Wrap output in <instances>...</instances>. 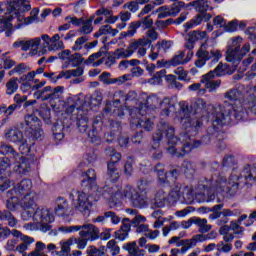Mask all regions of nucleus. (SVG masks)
Masks as SVG:
<instances>
[{"label":"nucleus","instance_id":"obj_1","mask_svg":"<svg viewBox=\"0 0 256 256\" xmlns=\"http://www.w3.org/2000/svg\"><path fill=\"white\" fill-rule=\"evenodd\" d=\"M82 177H85L81 185L82 187H88L93 192H85V190H72L69 193V199L72 203V207L79 213H85L93 207V203L99 201V197H104V199H109L113 203L117 201H123V199H128L131 201L137 190L131 185H126L123 188L119 187L115 183H110L104 187L97 186V174L95 170L88 169L87 172H82ZM96 193V195H93Z\"/></svg>","mask_w":256,"mask_h":256},{"label":"nucleus","instance_id":"obj_2","mask_svg":"<svg viewBox=\"0 0 256 256\" xmlns=\"http://www.w3.org/2000/svg\"><path fill=\"white\" fill-rule=\"evenodd\" d=\"M256 185V166L247 165L241 173L233 170L229 177L223 174L213 173L202 180L195 191L197 199H202L207 203L213 202L215 193H225L228 197L237 195L239 187H251Z\"/></svg>","mask_w":256,"mask_h":256},{"label":"nucleus","instance_id":"obj_3","mask_svg":"<svg viewBox=\"0 0 256 256\" xmlns=\"http://www.w3.org/2000/svg\"><path fill=\"white\" fill-rule=\"evenodd\" d=\"M228 101H235L234 105L229 102H224V105H215L212 112V125L214 131H217V127H223L227 123H231L232 117L236 121H245L249 117V111L256 115V96L250 94L242 102L243 94L237 89L229 90L225 94ZM249 109V111H247Z\"/></svg>","mask_w":256,"mask_h":256},{"label":"nucleus","instance_id":"obj_4","mask_svg":"<svg viewBox=\"0 0 256 256\" xmlns=\"http://www.w3.org/2000/svg\"><path fill=\"white\" fill-rule=\"evenodd\" d=\"M197 135H191V133H185L182 135V142L175 136V128L170 126L165 121H160L157 126L156 133L153 135V149H157L159 147V142L163 141V138L167 139V153L172 155L173 157H184L186 153H190L192 149H197L201 147V145H209L213 139H215V134L205 135L201 138V140H195L192 137H196Z\"/></svg>","mask_w":256,"mask_h":256},{"label":"nucleus","instance_id":"obj_5","mask_svg":"<svg viewBox=\"0 0 256 256\" xmlns=\"http://www.w3.org/2000/svg\"><path fill=\"white\" fill-rule=\"evenodd\" d=\"M179 107L180 123L184 131L191 133L192 136L199 135V131L203 127L201 117L207 113V102L203 99H197L189 106V103L182 101L179 103Z\"/></svg>","mask_w":256,"mask_h":256},{"label":"nucleus","instance_id":"obj_6","mask_svg":"<svg viewBox=\"0 0 256 256\" xmlns=\"http://www.w3.org/2000/svg\"><path fill=\"white\" fill-rule=\"evenodd\" d=\"M135 103L136 106H129L130 123L132 127H141L145 131H151L153 129V121L145 117V105L137 100V92L130 91L126 94L125 102Z\"/></svg>","mask_w":256,"mask_h":256},{"label":"nucleus","instance_id":"obj_7","mask_svg":"<svg viewBox=\"0 0 256 256\" xmlns=\"http://www.w3.org/2000/svg\"><path fill=\"white\" fill-rule=\"evenodd\" d=\"M68 107L66 109L67 113H75L77 127L80 133L87 132L89 127V118L87 117V110H85V104L81 100L80 95L70 96L67 99Z\"/></svg>","mask_w":256,"mask_h":256},{"label":"nucleus","instance_id":"obj_8","mask_svg":"<svg viewBox=\"0 0 256 256\" xmlns=\"http://www.w3.org/2000/svg\"><path fill=\"white\" fill-rule=\"evenodd\" d=\"M4 137L6 141H9L10 143H19L18 149L21 155L29 157L31 147L35 145V141H33V137L29 136L28 132L23 134V132L17 127L8 128L4 132Z\"/></svg>","mask_w":256,"mask_h":256},{"label":"nucleus","instance_id":"obj_9","mask_svg":"<svg viewBox=\"0 0 256 256\" xmlns=\"http://www.w3.org/2000/svg\"><path fill=\"white\" fill-rule=\"evenodd\" d=\"M61 39L59 34H55L52 38L48 34H43L41 37H35L32 39L22 38L18 39L13 43L14 49H21V51H29V49H33V51H37L39 47L45 48L50 47L54 43H57Z\"/></svg>","mask_w":256,"mask_h":256},{"label":"nucleus","instance_id":"obj_10","mask_svg":"<svg viewBox=\"0 0 256 256\" xmlns=\"http://www.w3.org/2000/svg\"><path fill=\"white\" fill-rule=\"evenodd\" d=\"M31 187H33V182L29 179H24L14 185L12 189L8 190L6 193V197L8 198L6 208L9 209V211H17L19 209V197H23V195H27V193H33Z\"/></svg>","mask_w":256,"mask_h":256},{"label":"nucleus","instance_id":"obj_11","mask_svg":"<svg viewBox=\"0 0 256 256\" xmlns=\"http://www.w3.org/2000/svg\"><path fill=\"white\" fill-rule=\"evenodd\" d=\"M242 42L243 38L241 37L232 39L231 44L226 51V61L228 63H232L234 67H237V65H239V61H241L243 59V56L246 53H249L251 49L248 44H245L241 49Z\"/></svg>","mask_w":256,"mask_h":256},{"label":"nucleus","instance_id":"obj_12","mask_svg":"<svg viewBox=\"0 0 256 256\" xmlns=\"http://www.w3.org/2000/svg\"><path fill=\"white\" fill-rule=\"evenodd\" d=\"M33 221H35L39 225V231L42 233H47V231H51L53 226L51 223L55 221V217L53 213L49 211L47 208L38 207L31 211Z\"/></svg>","mask_w":256,"mask_h":256},{"label":"nucleus","instance_id":"obj_13","mask_svg":"<svg viewBox=\"0 0 256 256\" xmlns=\"http://www.w3.org/2000/svg\"><path fill=\"white\" fill-rule=\"evenodd\" d=\"M37 197V194L35 192H29L27 194H24V196L19 199L18 197V209L21 207L24 209V211L21 214V217L23 221H29L31 217H33V212L35 211L37 207V203H35V198Z\"/></svg>","mask_w":256,"mask_h":256},{"label":"nucleus","instance_id":"obj_14","mask_svg":"<svg viewBox=\"0 0 256 256\" xmlns=\"http://www.w3.org/2000/svg\"><path fill=\"white\" fill-rule=\"evenodd\" d=\"M138 191L130 200L132 207H136L137 209H145L149 207V199L147 198V180H140L137 183Z\"/></svg>","mask_w":256,"mask_h":256},{"label":"nucleus","instance_id":"obj_15","mask_svg":"<svg viewBox=\"0 0 256 256\" xmlns=\"http://www.w3.org/2000/svg\"><path fill=\"white\" fill-rule=\"evenodd\" d=\"M196 57H198V59L195 61V67L202 69V67H205L207 61H211V65L219 63L223 54H221V50H211L210 52H203V50H201L197 51Z\"/></svg>","mask_w":256,"mask_h":256},{"label":"nucleus","instance_id":"obj_16","mask_svg":"<svg viewBox=\"0 0 256 256\" xmlns=\"http://www.w3.org/2000/svg\"><path fill=\"white\" fill-rule=\"evenodd\" d=\"M25 125L30 129L29 136L32 137V141L35 139H41L43 137V129H41V120L33 114H28L24 117Z\"/></svg>","mask_w":256,"mask_h":256},{"label":"nucleus","instance_id":"obj_17","mask_svg":"<svg viewBox=\"0 0 256 256\" xmlns=\"http://www.w3.org/2000/svg\"><path fill=\"white\" fill-rule=\"evenodd\" d=\"M142 27V29H151L153 27V20L146 16L144 19L138 22H132L126 32H121L120 39H125V37H133L137 33V29Z\"/></svg>","mask_w":256,"mask_h":256},{"label":"nucleus","instance_id":"obj_18","mask_svg":"<svg viewBox=\"0 0 256 256\" xmlns=\"http://www.w3.org/2000/svg\"><path fill=\"white\" fill-rule=\"evenodd\" d=\"M160 109L162 110V117H170V115H175V113H177V99L164 98L160 104Z\"/></svg>","mask_w":256,"mask_h":256},{"label":"nucleus","instance_id":"obj_19","mask_svg":"<svg viewBox=\"0 0 256 256\" xmlns=\"http://www.w3.org/2000/svg\"><path fill=\"white\" fill-rule=\"evenodd\" d=\"M131 45L134 46L133 54L136 53L137 58L142 59V57L147 55V48L145 47H151V41L148 38L142 37L132 41Z\"/></svg>","mask_w":256,"mask_h":256},{"label":"nucleus","instance_id":"obj_20","mask_svg":"<svg viewBox=\"0 0 256 256\" xmlns=\"http://www.w3.org/2000/svg\"><path fill=\"white\" fill-rule=\"evenodd\" d=\"M13 162L16 173H19L20 175H27V173L31 171V165L33 162L29 157H24L22 154H19V159H14Z\"/></svg>","mask_w":256,"mask_h":256},{"label":"nucleus","instance_id":"obj_21","mask_svg":"<svg viewBox=\"0 0 256 256\" xmlns=\"http://www.w3.org/2000/svg\"><path fill=\"white\" fill-rule=\"evenodd\" d=\"M79 227L80 237H84L85 239H88V241H97V239H99V228L95 227V225L86 224Z\"/></svg>","mask_w":256,"mask_h":256},{"label":"nucleus","instance_id":"obj_22","mask_svg":"<svg viewBox=\"0 0 256 256\" xmlns=\"http://www.w3.org/2000/svg\"><path fill=\"white\" fill-rule=\"evenodd\" d=\"M215 77H217L215 75V72H208L207 74L203 75L200 83H202L204 85V89H208L210 92L211 91H215V89H217V87L221 86V80L217 79L215 80Z\"/></svg>","mask_w":256,"mask_h":256},{"label":"nucleus","instance_id":"obj_23","mask_svg":"<svg viewBox=\"0 0 256 256\" xmlns=\"http://www.w3.org/2000/svg\"><path fill=\"white\" fill-rule=\"evenodd\" d=\"M54 211L58 217H65L69 215L71 213L69 202H67V200L63 197H58L56 199V207Z\"/></svg>","mask_w":256,"mask_h":256},{"label":"nucleus","instance_id":"obj_24","mask_svg":"<svg viewBox=\"0 0 256 256\" xmlns=\"http://www.w3.org/2000/svg\"><path fill=\"white\" fill-rule=\"evenodd\" d=\"M126 94L125 92L119 90L114 93V101H113V115L114 117H123L125 113L121 108H118L117 105L121 104L122 102H125Z\"/></svg>","mask_w":256,"mask_h":256},{"label":"nucleus","instance_id":"obj_25","mask_svg":"<svg viewBox=\"0 0 256 256\" xmlns=\"http://www.w3.org/2000/svg\"><path fill=\"white\" fill-rule=\"evenodd\" d=\"M189 193V188L187 186L175 185L168 194V199L172 201H177L181 197H185Z\"/></svg>","mask_w":256,"mask_h":256},{"label":"nucleus","instance_id":"obj_26","mask_svg":"<svg viewBox=\"0 0 256 256\" xmlns=\"http://www.w3.org/2000/svg\"><path fill=\"white\" fill-rule=\"evenodd\" d=\"M0 155H9L12 161H14V159L19 160V152H17L11 144L5 142L0 143Z\"/></svg>","mask_w":256,"mask_h":256},{"label":"nucleus","instance_id":"obj_27","mask_svg":"<svg viewBox=\"0 0 256 256\" xmlns=\"http://www.w3.org/2000/svg\"><path fill=\"white\" fill-rule=\"evenodd\" d=\"M189 5L191 7H194L195 11H198V13H206V11H211V2L208 0H195L193 2H190Z\"/></svg>","mask_w":256,"mask_h":256},{"label":"nucleus","instance_id":"obj_28","mask_svg":"<svg viewBox=\"0 0 256 256\" xmlns=\"http://www.w3.org/2000/svg\"><path fill=\"white\" fill-rule=\"evenodd\" d=\"M191 57H193V53L187 55L185 59V52L179 51L171 60V63L174 67H177V65H185L191 61Z\"/></svg>","mask_w":256,"mask_h":256},{"label":"nucleus","instance_id":"obj_29","mask_svg":"<svg viewBox=\"0 0 256 256\" xmlns=\"http://www.w3.org/2000/svg\"><path fill=\"white\" fill-rule=\"evenodd\" d=\"M135 49L134 45L129 44L128 48H118L114 51V57L116 59H129L133 57V50Z\"/></svg>","mask_w":256,"mask_h":256},{"label":"nucleus","instance_id":"obj_30","mask_svg":"<svg viewBox=\"0 0 256 256\" xmlns=\"http://www.w3.org/2000/svg\"><path fill=\"white\" fill-rule=\"evenodd\" d=\"M163 100H161L159 97H157V95L152 94L150 96L147 97L146 99V104L145 105V110L147 111L148 109H161V103ZM145 115H147V112L145 113Z\"/></svg>","mask_w":256,"mask_h":256},{"label":"nucleus","instance_id":"obj_31","mask_svg":"<svg viewBox=\"0 0 256 256\" xmlns=\"http://www.w3.org/2000/svg\"><path fill=\"white\" fill-rule=\"evenodd\" d=\"M12 210H3L0 211V221H8V225L9 227H17V224L19 223V221L17 220V218H15V216H13V213H11Z\"/></svg>","mask_w":256,"mask_h":256},{"label":"nucleus","instance_id":"obj_32","mask_svg":"<svg viewBox=\"0 0 256 256\" xmlns=\"http://www.w3.org/2000/svg\"><path fill=\"white\" fill-rule=\"evenodd\" d=\"M32 23H39V8L32 9L30 16L24 18V23L18 24L16 29H21L23 25H32Z\"/></svg>","mask_w":256,"mask_h":256},{"label":"nucleus","instance_id":"obj_33","mask_svg":"<svg viewBox=\"0 0 256 256\" xmlns=\"http://www.w3.org/2000/svg\"><path fill=\"white\" fill-rule=\"evenodd\" d=\"M32 23H39V8L32 9L30 16L24 18V23L18 24L16 29H21L23 25H32Z\"/></svg>","mask_w":256,"mask_h":256},{"label":"nucleus","instance_id":"obj_34","mask_svg":"<svg viewBox=\"0 0 256 256\" xmlns=\"http://www.w3.org/2000/svg\"><path fill=\"white\" fill-rule=\"evenodd\" d=\"M84 72H85V70L83 69V67L77 66L76 69L66 70V71L60 72L59 73V78L71 79V77H81V75H83Z\"/></svg>","mask_w":256,"mask_h":256},{"label":"nucleus","instance_id":"obj_35","mask_svg":"<svg viewBox=\"0 0 256 256\" xmlns=\"http://www.w3.org/2000/svg\"><path fill=\"white\" fill-rule=\"evenodd\" d=\"M81 63H83V56H81L79 53H74L68 57V62L63 64V68L67 69L69 65L72 67H79Z\"/></svg>","mask_w":256,"mask_h":256},{"label":"nucleus","instance_id":"obj_36","mask_svg":"<svg viewBox=\"0 0 256 256\" xmlns=\"http://www.w3.org/2000/svg\"><path fill=\"white\" fill-rule=\"evenodd\" d=\"M194 225L198 227L199 233H209L211 225L207 224V219L194 217Z\"/></svg>","mask_w":256,"mask_h":256},{"label":"nucleus","instance_id":"obj_37","mask_svg":"<svg viewBox=\"0 0 256 256\" xmlns=\"http://www.w3.org/2000/svg\"><path fill=\"white\" fill-rule=\"evenodd\" d=\"M119 33L118 29H113L110 25H104L100 27L98 32L94 34V37H101L102 35H111V37H115Z\"/></svg>","mask_w":256,"mask_h":256},{"label":"nucleus","instance_id":"obj_38","mask_svg":"<svg viewBox=\"0 0 256 256\" xmlns=\"http://www.w3.org/2000/svg\"><path fill=\"white\" fill-rule=\"evenodd\" d=\"M231 71H232V69H231V66H229V64L219 63L217 65V67L213 71H210V72L214 73V75L216 77H223V75H227V74L231 73Z\"/></svg>","mask_w":256,"mask_h":256},{"label":"nucleus","instance_id":"obj_39","mask_svg":"<svg viewBox=\"0 0 256 256\" xmlns=\"http://www.w3.org/2000/svg\"><path fill=\"white\" fill-rule=\"evenodd\" d=\"M107 175L111 183L119 181V170H117V165H115V163H108Z\"/></svg>","mask_w":256,"mask_h":256},{"label":"nucleus","instance_id":"obj_40","mask_svg":"<svg viewBox=\"0 0 256 256\" xmlns=\"http://www.w3.org/2000/svg\"><path fill=\"white\" fill-rule=\"evenodd\" d=\"M78 33H81L82 35H90V33H93V20H82Z\"/></svg>","mask_w":256,"mask_h":256},{"label":"nucleus","instance_id":"obj_41","mask_svg":"<svg viewBox=\"0 0 256 256\" xmlns=\"http://www.w3.org/2000/svg\"><path fill=\"white\" fill-rule=\"evenodd\" d=\"M154 173H156L160 185L167 183V173L165 172L163 164H157L154 168Z\"/></svg>","mask_w":256,"mask_h":256},{"label":"nucleus","instance_id":"obj_42","mask_svg":"<svg viewBox=\"0 0 256 256\" xmlns=\"http://www.w3.org/2000/svg\"><path fill=\"white\" fill-rule=\"evenodd\" d=\"M166 81L168 83L169 89H176L177 91H181L183 89V84L177 81V77L173 74H168L166 76Z\"/></svg>","mask_w":256,"mask_h":256},{"label":"nucleus","instance_id":"obj_43","mask_svg":"<svg viewBox=\"0 0 256 256\" xmlns=\"http://www.w3.org/2000/svg\"><path fill=\"white\" fill-rule=\"evenodd\" d=\"M18 81L19 78L13 77L6 83V95H13V93H17V89H19Z\"/></svg>","mask_w":256,"mask_h":256},{"label":"nucleus","instance_id":"obj_44","mask_svg":"<svg viewBox=\"0 0 256 256\" xmlns=\"http://www.w3.org/2000/svg\"><path fill=\"white\" fill-rule=\"evenodd\" d=\"M71 245H73V239H68L62 243L61 250L56 252L57 256H71Z\"/></svg>","mask_w":256,"mask_h":256},{"label":"nucleus","instance_id":"obj_45","mask_svg":"<svg viewBox=\"0 0 256 256\" xmlns=\"http://www.w3.org/2000/svg\"><path fill=\"white\" fill-rule=\"evenodd\" d=\"M189 41H193L196 43V41H203V39H207V32L206 31H193L188 34Z\"/></svg>","mask_w":256,"mask_h":256},{"label":"nucleus","instance_id":"obj_46","mask_svg":"<svg viewBox=\"0 0 256 256\" xmlns=\"http://www.w3.org/2000/svg\"><path fill=\"white\" fill-rule=\"evenodd\" d=\"M106 249H108L110 255L112 256H117L119 253H121V247L117 245V241L115 239L107 242Z\"/></svg>","mask_w":256,"mask_h":256},{"label":"nucleus","instance_id":"obj_47","mask_svg":"<svg viewBox=\"0 0 256 256\" xmlns=\"http://www.w3.org/2000/svg\"><path fill=\"white\" fill-rule=\"evenodd\" d=\"M50 91L51 86H46L42 89L34 90V99H42V101H47V97H49Z\"/></svg>","mask_w":256,"mask_h":256},{"label":"nucleus","instance_id":"obj_48","mask_svg":"<svg viewBox=\"0 0 256 256\" xmlns=\"http://www.w3.org/2000/svg\"><path fill=\"white\" fill-rule=\"evenodd\" d=\"M163 77H165V79L167 80V70L165 69L156 72L150 80V83H152V85H159L162 83Z\"/></svg>","mask_w":256,"mask_h":256},{"label":"nucleus","instance_id":"obj_49","mask_svg":"<svg viewBox=\"0 0 256 256\" xmlns=\"http://www.w3.org/2000/svg\"><path fill=\"white\" fill-rule=\"evenodd\" d=\"M89 41V37L82 36L76 39L74 45L72 46V51H81L85 49L86 42Z\"/></svg>","mask_w":256,"mask_h":256},{"label":"nucleus","instance_id":"obj_50","mask_svg":"<svg viewBox=\"0 0 256 256\" xmlns=\"http://www.w3.org/2000/svg\"><path fill=\"white\" fill-rule=\"evenodd\" d=\"M7 55H9V52H5L1 54L0 59L2 61V65L4 66V69H11L12 67H15V61Z\"/></svg>","mask_w":256,"mask_h":256},{"label":"nucleus","instance_id":"obj_51","mask_svg":"<svg viewBox=\"0 0 256 256\" xmlns=\"http://www.w3.org/2000/svg\"><path fill=\"white\" fill-rule=\"evenodd\" d=\"M54 139L63 141L65 134L63 133V125L55 124L52 128Z\"/></svg>","mask_w":256,"mask_h":256},{"label":"nucleus","instance_id":"obj_52","mask_svg":"<svg viewBox=\"0 0 256 256\" xmlns=\"http://www.w3.org/2000/svg\"><path fill=\"white\" fill-rule=\"evenodd\" d=\"M216 249L218 253H231V251H233V244L220 241L216 245Z\"/></svg>","mask_w":256,"mask_h":256},{"label":"nucleus","instance_id":"obj_53","mask_svg":"<svg viewBox=\"0 0 256 256\" xmlns=\"http://www.w3.org/2000/svg\"><path fill=\"white\" fill-rule=\"evenodd\" d=\"M203 23V14H198L194 19L187 22L184 27L188 29H193V27H197V25H201Z\"/></svg>","mask_w":256,"mask_h":256},{"label":"nucleus","instance_id":"obj_54","mask_svg":"<svg viewBox=\"0 0 256 256\" xmlns=\"http://www.w3.org/2000/svg\"><path fill=\"white\" fill-rule=\"evenodd\" d=\"M165 201H167V194L163 191L158 192L155 197V207H165Z\"/></svg>","mask_w":256,"mask_h":256},{"label":"nucleus","instance_id":"obj_55","mask_svg":"<svg viewBox=\"0 0 256 256\" xmlns=\"http://www.w3.org/2000/svg\"><path fill=\"white\" fill-rule=\"evenodd\" d=\"M97 125H101V121L99 119H95L93 124H92V132L88 133V137H90L92 143H97L99 141V136L95 134V131H97Z\"/></svg>","mask_w":256,"mask_h":256},{"label":"nucleus","instance_id":"obj_56","mask_svg":"<svg viewBox=\"0 0 256 256\" xmlns=\"http://www.w3.org/2000/svg\"><path fill=\"white\" fill-rule=\"evenodd\" d=\"M146 36H144L148 41H150V45H153L154 41H157L159 39V33L155 31V28H150L145 33Z\"/></svg>","mask_w":256,"mask_h":256},{"label":"nucleus","instance_id":"obj_57","mask_svg":"<svg viewBox=\"0 0 256 256\" xmlns=\"http://www.w3.org/2000/svg\"><path fill=\"white\" fill-rule=\"evenodd\" d=\"M175 75H178V81H191V78L188 77L187 71L183 67H178L174 70Z\"/></svg>","mask_w":256,"mask_h":256},{"label":"nucleus","instance_id":"obj_58","mask_svg":"<svg viewBox=\"0 0 256 256\" xmlns=\"http://www.w3.org/2000/svg\"><path fill=\"white\" fill-rule=\"evenodd\" d=\"M63 91V88L56 87V88H50V92H48V96L44 99H47V101H55V99H59V92Z\"/></svg>","mask_w":256,"mask_h":256},{"label":"nucleus","instance_id":"obj_59","mask_svg":"<svg viewBox=\"0 0 256 256\" xmlns=\"http://www.w3.org/2000/svg\"><path fill=\"white\" fill-rule=\"evenodd\" d=\"M172 46H173V42L169 40L168 41L163 40L162 42L156 43V47H158V51H163L164 53H166V51H169V49H171Z\"/></svg>","mask_w":256,"mask_h":256},{"label":"nucleus","instance_id":"obj_60","mask_svg":"<svg viewBox=\"0 0 256 256\" xmlns=\"http://www.w3.org/2000/svg\"><path fill=\"white\" fill-rule=\"evenodd\" d=\"M106 219H110L112 225H119L121 218L113 211L106 212Z\"/></svg>","mask_w":256,"mask_h":256},{"label":"nucleus","instance_id":"obj_61","mask_svg":"<svg viewBox=\"0 0 256 256\" xmlns=\"http://www.w3.org/2000/svg\"><path fill=\"white\" fill-rule=\"evenodd\" d=\"M40 117H42L43 121L46 122L47 125L51 123V109L43 108L40 111Z\"/></svg>","mask_w":256,"mask_h":256},{"label":"nucleus","instance_id":"obj_62","mask_svg":"<svg viewBox=\"0 0 256 256\" xmlns=\"http://www.w3.org/2000/svg\"><path fill=\"white\" fill-rule=\"evenodd\" d=\"M11 185H13V182L9 180V178L3 176L0 177V191H7Z\"/></svg>","mask_w":256,"mask_h":256},{"label":"nucleus","instance_id":"obj_63","mask_svg":"<svg viewBox=\"0 0 256 256\" xmlns=\"http://www.w3.org/2000/svg\"><path fill=\"white\" fill-rule=\"evenodd\" d=\"M73 240V244H76L78 249H85L87 247V238L81 237L80 238H70Z\"/></svg>","mask_w":256,"mask_h":256},{"label":"nucleus","instance_id":"obj_64","mask_svg":"<svg viewBox=\"0 0 256 256\" xmlns=\"http://www.w3.org/2000/svg\"><path fill=\"white\" fill-rule=\"evenodd\" d=\"M189 91H198L197 95H203L207 92L205 88H201V83H194L188 87Z\"/></svg>","mask_w":256,"mask_h":256}]
</instances>
